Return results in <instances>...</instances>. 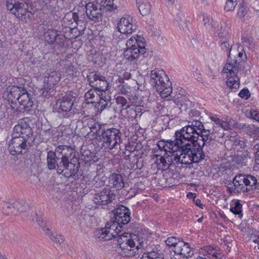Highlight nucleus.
Masks as SVG:
<instances>
[{
  "label": "nucleus",
  "instance_id": "f257e3e1",
  "mask_svg": "<svg viewBox=\"0 0 259 259\" xmlns=\"http://www.w3.org/2000/svg\"><path fill=\"white\" fill-rule=\"evenodd\" d=\"M201 135L189 125L185 126L175 134V140L176 145L180 144H191L193 146L197 145L199 147H204L205 145H210L213 138L209 134L201 133Z\"/></svg>",
  "mask_w": 259,
  "mask_h": 259
},
{
  "label": "nucleus",
  "instance_id": "f03ea898",
  "mask_svg": "<svg viewBox=\"0 0 259 259\" xmlns=\"http://www.w3.org/2000/svg\"><path fill=\"white\" fill-rule=\"evenodd\" d=\"M145 239L136 234L124 233L119 236L118 244L120 248L119 252L123 257H133L136 254L142 253L144 247Z\"/></svg>",
  "mask_w": 259,
  "mask_h": 259
},
{
  "label": "nucleus",
  "instance_id": "7ed1b4c3",
  "mask_svg": "<svg viewBox=\"0 0 259 259\" xmlns=\"http://www.w3.org/2000/svg\"><path fill=\"white\" fill-rule=\"evenodd\" d=\"M191 144H180L176 145L177 149L174 151L173 156L176 163L189 164L198 162L204 159L205 155L202 147L192 149Z\"/></svg>",
  "mask_w": 259,
  "mask_h": 259
},
{
  "label": "nucleus",
  "instance_id": "20e7f679",
  "mask_svg": "<svg viewBox=\"0 0 259 259\" xmlns=\"http://www.w3.org/2000/svg\"><path fill=\"white\" fill-rule=\"evenodd\" d=\"M232 184L237 192L243 194L255 190L258 185L255 177L251 175H245L242 174L237 175L233 178Z\"/></svg>",
  "mask_w": 259,
  "mask_h": 259
},
{
  "label": "nucleus",
  "instance_id": "39448f33",
  "mask_svg": "<svg viewBox=\"0 0 259 259\" xmlns=\"http://www.w3.org/2000/svg\"><path fill=\"white\" fill-rule=\"evenodd\" d=\"M98 141L102 142V147L105 149L116 148L121 142V133L115 128L103 130Z\"/></svg>",
  "mask_w": 259,
  "mask_h": 259
},
{
  "label": "nucleus",
  "instance_id": "423d86ee",
  "mask_svg": "<svg viewBox=\"0 0 259 259\" xmlns=\"http://www.w3.org/2000/svg\"><path fill=\"white\" fill-rule=\"evenodd\" d=\"M13 98L19 104L20 111L29 110L33 104V100L31 95L27 91L18 87H12L10 90L9 98Z\"/></svg>",
  "mask_w": 259,
  "mask_h": 259
},
{
  "label": "nucleus",
  "instance_id": "0eeeda50",
  "mask_svg": "<svg viewBox=\"0 0 259 259\" xmlns=\"http://www.w3.org/2000/svg\"><path fill=\"white\" fill-rule=\"evenodd\" d=\"M240 68V61L231 60H229L224 67L223 72L228 74L227 85L232 89H236L239 87V78L237 73Z\"/></svg>",
  "mask_w": 259,
  "mask_h": 259
},
{
  "label": "nucleus",
  "instance_id": "6e6552de",
  "mask_svg": "<svg viewBox=\"0 0 259 259\" xmlns=\"http://www.w3.org/2000/svg\"><path fill=\"white\" fill-rule=\"evenodd\" d=\"M121 225L116 222L110 221L107 222L105 228L99 231L98 237L104 240H109L116 236L118 237L120 235L119 234L121 232Z\"/></svg>",
  "mask_w": 259,
  "mask_h": 259
},
{
  "label": "nucleus",
  "instance_id": "1a4fd4ad",
  "mask_svg": "<svg viewBox=\"0 0 259 259\" xmlns=\"http://www.w3.org/2000/svg\"><path fill=\"white\" fill-rule=\"evenodd\" d=\"M27 139L17 136H12V139L9 141L8 150L13 156H17L26 153L28 150V144Z\"/></svg>",
  "mask_w": 259,
  "mask_h": 259
},
{
  "label": "nucleus",
  "instance_id": "9d476101",
  "mask_svg": "<svg viewBox=\"0 0 259 259\" xmlns=\"http://www.w3.org/2000/svg\"><path fill=\"white\" fill-rule=\"evenodd\" d=\"M26 0H6L8 10L18 18H22L28 12Z\"/></svg>",
  "mask_w": 259,
  "mask_h": 259
},
{
  "label": "nucleus",
  "instance_id": "9b49d317",
  "mask_svg": "<svg viewBox=\"0 0 259 259\" xmlns=\"http://www.w3.org/2000/svg\"><path fill=\"white\" fill-rule=\"evenodd\" d=\"M90 0H82V6H85L86 14L89 19L93 21H99L102 20V8L98 2H90Z\"/></svg>",
  "mask_w": 259,
  "mask_h": 259
},
{
  "label": "nucleus",
  "instance_id": "f8f14e48",
  "mask_svg": "<svg viewBox=\"0 0 259 259\" xmlns=\"http://www.w3.org/2000/svg\"><path fill=\"white\" fill-rule=\"evenodd\" d=\"M89 84L100 92H105L107 90L108 82L105 76L96 71L91 72L87 76Z\"/></svg>",
  "mask_w": 259,
  "mask_h": 259
},
{
  "label": "nucleus",
  "instance_id": "ddd939ff",
  "mask_svg": "<svg viewBox=\"0 0 259 259\" xmlns=\"http://www.w3.org/2000/svg\"><path fill=\"white\" fill-rule=\"evenodd\" d=\"M73 98L69 94H65L60 98L53 106V112L61 113L69 111L73 105Z\"/></svg>",
  "mask_w": 259,
  "mask_h": 259
},
{
  "label": "nucleus",
  "instance_id": "4468645a",
  "mask_svg": "<svg viewBox=\"0 0 259 259\" xmlns=\"http://www.w3.org/2000/svg\"><path fill=\"white\" fill-rule=\"evenodd\" d=\"M57 171L58 174H61L67 178L73 177L77 174L78 170V164H75L66 161L59 162L57 163Z\"/></svg>",
  "mask_w": 259,
  "mask_h": 259
},
{
  "label": "nucleus",
  "instance_id": "2eb2a0df",
  "mask_svg": "<svg viewBox=\"0 0 259 259\" xmlns=\"http://www.w3.org/2000/svg\"><path fill=\"white\" fill-rule=\"evenodd\" d=\"M115 198V195L111 190L104 189L95 194L93 201L97 205H104L112 202Z\"/></svg>",
  "mask_w": 259,
  "mask_h": 259
},
{
  "label": "nucleus",
  "instance_id": "dca6fc26",
  "mask_svg": "<svg viewBox=\"0 0 259 259\" xmlns=\"http://www.w3.org/2000/svg\"><path fill=\"white\" fill-rule=\"evenodd\" d=\"M32 135V131L30 126L25 122L22 121L14 126L12 136H17V137H22L27 140Z\"/></svg>",
  "mask_w": 259,
  "mask_h": 259
},
{
  "label": "nucleus",
  "instance_id": "f3484780",
  "mask_svg": "<svg viewBox=\"0 0 259 259\" xmlns=\"http://www.w3.org/2000/svg\"><path fill=\"white\" fill-rule=\"evenodd\" d=\"M115 222L120 225L127 224L131 220L129 209L123 205L118 207L114 212Z\"/></svg>",
  "mask_w": 259,
  "mask_h": 259
},
{
  "label": "nucleus",
  "instance_id": "a211bd4d",
  "mask_svg": "<svg viewBox=\"0 0 259 259\" xmlns=\"http://www.w3.org/2000/svg\"><path fill=\"white\" fill-rule=\"evenodd\" d=\"M132 19L130 17H122L117 24V29L121 33L131 34L137 28L135 25L131 22Z\"/></svg>",
  "mask_w": 259,
  "mask_h": 259
},
{
  "label": "nucleus",
  "instance_id": "6ab92c4d",
  "mask_svg": "<svg viewBox=\"0 0 259 259\" xmlns=\"http://www.w3.org/2000/svg\"><path fill=\"white\" fill-rule=\"evenodd\" d=\"M145 52V47L143 44L142 45H139V47L126 48L124 51L123 55L126 60L132 61L137 59L140 54H144Z\"/></svg>",
  "mask_w": 259,
  "mask_h": 259
},
{
  "label": "nucleus",
  "instance_id": "aec40b11",
  "mask_svg": "<svg viewBox=\"0 0 259 259\" xmlns=\"http://www.w3.org/2000/svg\"><path fill=\"white\" fill-rule=\"evenodd\" d=\"M61 74L53 71L46 73L44 78V87L47 89L53 88L60 81Z\"/></svg>",
  "mask_w": 259,
  "mask_h": 259
},
{
  "label": "nucleus",
  "instance_id": "412c9836",
  "mask_svg": "<svg viewBox=\"0 0 259 259\" xmlns=\"http://www.w3.org/2000/svg\"><path fill=\"white\" fill-rule=\"evenodd\" d=\"M173 251L176 254H179L183 257L189 258L193 255V251L189 244L183 240L178 244Z\"/></svg>",
  "mask_w": 259,
  "mask_h": 259
},
{
  "label": "nucleus",
  "instance_id": "4be33fe9",
  "mask_svg": "<svg viewBox=\"0 0 259 259\" xmlns=\"http://www.w3.org/2000/svg\"><path fill=\"white\" fill-rule=\"evenodd\" d=\"M176 143L175 140H161L157 143L158 149L161 152H164V153L165 152L174 153V151H176L178 148L177 147H176Z\"/></svg>",
  "mask_w": 259,
  "mask_h": 259
},
{
  "label": "nucleus",
  "instance_id": "5701e85b",
  "mask_svg": "<svg viewBox=\"0 0 259 259\" xmlns=\"http://www.w3.org/2000/svg\"><path fill=\"white\" fill-rule=\"evenodd\" d=\"M55 152L61 155L60 162L66 161L71 158L74 153V149L70 146L66 145H59L55 149Z\"/></svg>",
  "mask_w": 259,
  "mask_h": 259
},
{
  "label": "nucleus",
  "instance_id": "b1692460",
  "mask_svg": "<svg viewBox=\"0 0 259 259\" xmlns=\"http://www.w3.org/2000/svg\"><path fill=\"white\" fill-rule=\"evenodd\" d=\"M88 124L90 130V132L88 133L87 135L98 140L103 130H102V125L95 120H91Z\"/></svg>",
  "mask_w": 259,
  "mask_h": 259
},
{
  "label": "nucleus",
  "instance_id": "393cba45",
  "mask_svg": "<svg viewBox=\"0 0 259 259\" xmlns=\"http://www.w3.org/2000/svg\"><path fill=\"white\" fill-rule=\"evenodd\" d=\"M155 88L162 98H166L172 93L171 82H169L167 78V80L163 81L161 83L158 84Z\"/></svg>",
  "mask_w": 259,
  "mask_h": 259
},
{
  "label": "nucleus",
  "instance_id": "a878e982",
  "mask_svg": "<svg viewBox=\"0 0 259 259\" xmlns=\"http://www.w3.org/2000/svg\"><path fill=\"white\" fill-rule=\"evenodd\" d=\"M137 5L141 14L145 16L151 11V5L147 0H136Z\"/></svg>",
  "mask_w": 259,
  "mask_h": 259
},
{
  "label": "nucleus",
  "instance_id": "bb28decb",
  "mask_svg": "<svg viewBox=\"0 0 259 259\" xmlns=\"http://www.w3.org/2000/svg\"><path fill=\"white\" fill-rule=\"evenodd\" d=\"M158 247H155L152 251H149L147 253H144L141 259H164L163 254Z\"/></svg>",
  "mask_w": 259,
  "mask_h": 259
},
{
  "label": "nucleus",
  "instance_id": "cd10ccee",
  "mask_svg": "<svg viewBox=\"0 0 259 259\" xmlns=\"http://www.w3.org/2000/svg\"><path fill=\"white\" fill-rule=\"evenodd\" d=\"M150 83L151 84L155 85V88L158 84L161 83L163 81L167 80L166 76H162L157 71L152 70L150 73Z\"/></svg>",
  "mask_w": 259,
  "mask_h": 259
},
{
  "label": "nucleus",
  "instance_id": "c85d7f7f",
  "mask_svg": "<svg viewBox=\"0 0 259 259\" xmlns=\"http://www.w3.org/2000/svg\"><path fill=\"white\" fill-rule=\"evenodd\" d=\"M110 182L113 187L117 189H121L124 187L122 177L120 174H113L110 177Z\"/></svg>",
  "mask_w": 259,
  "mask_h": 259
},
{
  "label": "nucleus",
  "instance_id": "c756f323",
  "mask_svg": "<svg viewBox=\"0 0 259 259\" xmlns=\"http://www.w3.org/2000/svg\"><path fill=\"white\" fill-rule=\"evenodd\" d=\"M98 90L95 88L90 90L85 94L84 97L88 102L94 104L96 101H98L100 94L97 93Z\"/></svg>",
  "mask_w": 259,
  "mask_h": 259
},
{
  "label": "nucleus",
  "instance_id": "7c9ffc66",
  "mask_svg": "<svg viewBox=\"0 0 259 259\" xmlns=\"http://www.w3.org/2000/svg\"><path fill=\"white\" fill-rule=\"evenodd\" d=\"M221 42L220 44V47L223 51H226L227 52V55L228 58L227 59V62L229 60H232V57L231 56V52H232L234 50L233 46H231L229 42L228 39L225 38V39L221 40Z\"/></svg>",
  "mask_w": 259,
  "mask_h": 259
},
{
  "label": "nucleus",
  "instance_id": "2f4dec72",
  "mask_svg": "<svg viewBox=\"0 0 259 259\" xmlns=\"http://www.w3.org/2000/svg\"><path fill=\"white\" fill-rule=\"evenodd\" d=\"M59 158L56 157V152L49 151L47 154V164L50 169H53L56 168L57 160Z\"/></svg>",
  "mask_w": 259,
  "mask_h": 259
},
{
  "label": "nucleus",
  "instance_id": "473e14b6",
  "mask_svg": "<svg viewBox=\"0 0 259 259\" xmlns=\"http://www.w3.org/2000/svg\"><path fill=\"white\" fill-rule=\"evenodd\" d=\"M117 2V0H101L100 4L103 9L112 11L117 9V6L116 4Z\"/></svg>",
  "mask_w": 259,
  "mask_h": 259
},
{
  "label": "nucleus",
  "instance_id": "72a5a7b5",
  "mask_svg": "<svg viewBox=\"0 0 259 259\" xmlns=\"http://www.w3.org/2000/svg\"><path fill=\"white\" fill-rule=\"evenodd\" d=\"M43 231L45 232L50 239L56 243L60 244L64 242V238L61 235L52 233L48 228L44 227Z\"/></svg>",
  "mask_w": 259,
  "mask_h": 259
},
{
  "label": "nucleus",
  "instance_id": "f704fd0d",
  "mask_svg": "<svg viewBox=\"0 0 259 259\" xmlns=\"http://www.w3.org/2000/svg\"><path fill=\"white\" fill-rule=\"evenodd\" d=\"M58 36V34L56 30L50 29L45 33V40L49 44H52L56 41Z\"/></svg>",
  "mask_w": 259,
  "mask_h": 259
},
{
  "label": "nucleus",
  "instance_id": "c9c22d12",
  "mask_svg": "<svg viewBox=\"0 0 259 259\" xmlns=\"http://www.w3.org/2000/svg\"><path fill=\"white\" fill-rule=\"evenodd\" d=\"M215 25L213 24L212 26L214 27V31L218 34V36L223 40L227 38L228 33L226 30L222 28L221 24H218L216 26Z\"/></svg>",
  "mask_w": 259,
  "mask_h": 259
},
{
  "label": "nucleus",
  "instance_id": "e433bc0d",
  "mask_svg": "<svg viewBox=\"0 0 259 259\" xmlns=\"http://www.w3.org/2000/svg\"><path fill=\"white\" fill-rule=\"evenodd\" d=\"M248 10L246 7L243 4H241L239 6V9L237 13L238 17L244 21L247 19L249 16Z\"/></svg>",
  "mask_w": 259,
  "mask_h": 259
},
{
  "label": "nucleus",
  "instance_id": "4c0bfd02",
  "mask_svg": "<svg viewBox=\"0 0 259 259\" xmlns=\"http://www.w3.org/2000/svg\"><path fill=\"white\" fill-rule=\"evenodd\" d=\"M99 100L96 101L95 104V107L98 109L99 111L102 112L103 110H104L108 105V102L107 99H103L100 96L99 98Z\"/></svg>",
  "mask_w": 259,
  "mask_h": 259
},
{
  "label": "nucleus",
  "instance_id": "58836bf2",
  "mask_svg": "<svg viewBox=\"0 0 259 259\" xmlns=\"http://www.w3.org/2000/svg\"><path fill=\"white\" fill-rule=\"evenodd\" d=\"M15 210L14 204L6 202L3 207V213L6 215H12Z\"/></svg>",
  "mask_w": 259,
  "mask_h": 259
},
{
  "label": "nucleus",
  "instance_id": "ea45409f",
  "mask_svg": "<svg viewBox=\"0 0 259 259\" xmlns=\"http://www.w3.org/2000/svg\"><path fill=\"white\" fill-rule=\"evenodd\" d=\"M233 146L235 148H244L246 145V142L242 138H235L234 140H231Z\"/></svg>",
  "mask_w": 259,
  "mask_h": 259
},
{
  "label": "nucleus",
  "instance_id": "a19ab883",
  "mask_svg": "<svg viewBox=\"0 0 259 259\" xmlns=\"http://www.w3.org/2000/svg\"><path fill=\"white\" fill-rule=\"evenodd\" d=\"M182 240H181L179 238H177L175 237H168L166 240H165V244L169 246V247H173L174 249L176 248V247L177 245H178V244L181 242Z\"/></svg>",
  "mask_w": 259,
  "mask_h": 259
},
{
  "label": "nucleus",
  "instance_id": "79ce46f5",
  "mask_svg": "<svg viewBox=\"0 0 259 259\" xmlns=\"http://www.w3.org/2000/svg\"><path fill=\"white\" fill-rule=\"evenodd\" d=\"M238 0H227L224 10L227 12L232 11L235 9Z\"/></svg>",
  "mask_w": 259,
  "mask_h": 259
},
{
  "label": "nucleus",
  "instance_id": "37998d69",
  "mask_svg": "<svg viewBox=\"0 0 259 259\" xmlns=\"http://www.w3.org/2000/svg\"><path fill=\"white\" fill-rule=\"evenodd\" d=\"M116 100L117 104L121 105V110L126 109L130 107V105L127 104V101L125 98L122 96H118Z\"/></svg>",
  "mask_w": 259,
  "mask_h": 259
},
{
  "label": "nucleus",
  "instance_id": "c03bdc74",
  "mask_svg": "<svg viewBox=\"0 0 259 259\" xmlns=\"http://www.w3.org/2000/svg\"><path fill=\"white\" fill-rule=\"evenodd\" d=\"M14 207L15 210L17 209L18 211H24L26 210L27 205L23 201H15L14 203Z\"/></svg>",
  "mask_w": 259,
  "mask_h": 259
},
{
  "label": "nucleus",
  "instance_id": "a18cd8bd",
  "mask_svg": "<svg viewBox=\"0 0 259 259\" xmlns=\"http://www.w3.org/2000/svg\"><path fill=\"white\" fill-rule=\"evenodd\" d=\"M246 115L247 117L253 119L257 121H259V113L256 110H247L246 111Z\"/></svg>",
  "mask_w": 259,
  "mask_h": 259
},
{
  "label": "nucleus",
  "instance_id": "49530a36",
  "mask_svg": "<svg viewBox=\"0 0 259 259\" xmlns=\"http://www.w3.org/2000/svg\"><path fill=\"white\" fill-rule=\"evenodd\" d=\"M230 210L235 214L240 215L242 212V204L236 201L235 206L230 208Z\"/></svg>",
  "mask_w": 259,
  "mask_h": 259
},
{
  "label": "nucleus",
  "instance_id": "de8ad7c7",
  "mask_svg": "<svg viewBox=\"0 0 259 259\" xmlns=\"http://www.w3.org/2000/svg\"><path fill=\"white\" fill-rule=\"evenodd\" d=\"M189 126L193 127L196 131H197V130H199L201 132L202 130L203 129L204 130L203 133H205V131L203 128V125L200 121H194L192 122V124L189 125Z\"/></svg>",
  "mask_w": 259,
  "mask_h": 259
},
{
  "label": "nucleus",
  "instance_id": "09e8293b",
  "mask_svg": "<svg viewBox=\"0 0 259 259\" xmlns=\"http://www.w3.org/2000/svg\"><path fill=\"white\" fill-rule=\"evenodd\" d=\"M137 40H136V37H131L126 42V48H131L137 47Z\"/></svg>",
  "mask_w": 259,
  "mask_h": 259
},
{
  "label": "nucleus",
  "instance_id": "8fccbe9b",
  "mask_svg": "<svg viewBox=\"0 0 259 259\" xmlns=\"http://www.w3.org/2000/svg\"><path fill=\"white\" fill-rule=\"evenodd\" d=\"M243 53L242 52L237 53L236 50L234 49L231 53V56L234 58V59L232 58V60H238L240 63L241 62V58L243 56Z\"/></svg>",
  "mask_w": 259,
  "mask_h": 259
},
{
  "label": "nucleus",
  "instance_id": "3c124183",
  "mask_svg": "<svg viewBox=\"0 0 259 259\" xmlns=\"http://www.w3.org/2000/svg\"><path fill=\"white\" fill-rule=\"evenodd\" d=\"M165 155L166 156L167 164L168 165V167L172 164L173 161H175L174 160V157L173 156L174 153L172 152H165Z\"/></svg>",
  "mask_w": 259,
  "mask_h": 259
},
{
  "label": "nucleus",
  "instance_id": "603ef678",
  "mask_svg": "<svg viewBox=\"0 0 259 259\" xmlns=\"http://www.w3.org/2000/svg\"><path fill=\"white\" fill-rule=\"evenodd\" d=\"M239 96L242 98L247 99L250 96L249 92L247 89H242L238 94Z\"/></svg>",
  "mask_w": 259,
  "mask_h": 259
},
{
  "label": "nucleus",
  "instance_id": "864d4df0",
  "mask_svg": "<svg viewBox=\"0 0 259 259\" xmlns=\"http://www.w3.org/2000/svg\"><path fill=\"white\" fill-rule=\"evenodd\" d=\"M217 251L218 249H217L216 248H212L210 247H208L206 250L207 252L215 258H218L219 254V253L217 252Z\"/></svg>",
  "mask_w": 259,
  "mask_h": 259
},
{
  "label": "nucleus",
  "instance_id": "5fc2aeb1",
  "mask_svg": "<svg viewBox=\"0 0 259 259\" xmlns=\"http://www.w3.org/2000/svg\"><path fill=\"white\" fill-rule=\"evenodd\" d=\"M29 182L34 186L39 185V180L38 178L35 175H31L28 179Z\"/></svg>",
  "mask_w": 259,
  "mask_h": 259
},
{
  "label": "nucleus",
  "instance_id": "6e6d98bb",
  "mask_svg": "<svg viewBox=\"0 0 259 259\" xmlns=\"http://www.w3.org/2000/svg\"><path fill=\"white\" fill-rule=\"evenodd\" d=\"M259 141L257 140L254 141V143H256L254 145V148L257 150V151L255 154V162L257 164H259Z\"/></svg>",
  "mask_w": 259,
  "mask_h": 259
},
{
  "label": "nucleus",
  "instance_id": "4d7b16f0",
  "mask_svg": "<svg viewBox=\"0 0 259 259\" xmlns=\"http://www.w3.org/2000/svg\"><path fill=\"white\" fill-rule=\"evenodd\" d=\"M8 236L6 231L3 230L0 232V241L5 242L7 241Z\"/></svg>",
  "mask_w": 259,
  "mask_h": 259
},
{
  "label": "nucleus",
  "instance_id": "13d9d810",
  "mask_svg": "<svg viewBox=\"0 0 259 259\" xmlns=\"http://www.w3.org/2000/svg\"><path fill=\"white\" fill-rule=\"evenodd\" d=\"M220 126L224 130H229L230 128V124L229 122L222 120Z\"/></svg>",
  "mask_w": 259,
  "mask_h": 259
},
{
  "label": "nucleus",
  "instance_id": "bf43d9fd",
  "mask_svg": "<svg viewBox=\"0 0 259 259\" xmlns=\"http://www.w3.org/2000/svg\"><path fill=\"white\" fill-rule=\"evenodd\" d=\"M166 156L165 155V154L164 153V155L162 156H161L159 160L160 163L162 164V165L165 167H169L168 164H167L166 161Z\"/></svg>",
  "mask_w": 259,
  "mask_h": 259
},
{
  "label": "nucleus",
  "instance_id": "052dcab7",
  "mask_svg": "<svg viewBox=\"0 0 259 259\" xmlns=\"http://www.w3.org/2000/svg\"><path fill=\"white\" fill-rule=\"evenodd\" d=\"M136 40H137V47H139V45H142L143 44L145 46L144 41V38L142 37H141L140 36L137 35L136 37Z\"/></svg>",
  "mask_w": 259,
  "mask_h": 259
},
{
  "label": "nucleus",
  "instance_id": "680f3d73",
  "mask_svg": "<svg viewBox=\"0 0 259 259\" xmlns=\"http://www.w3.org/2000/svg\"><path fill=\"white\" fill-rule=\"evenodd\" d=\"M35 218L36 220V222H37V224L40 226H41L42 230H43V228L45 227L44 225V223L42 220V219L40 217H39L36 213H35Z\"/></svg>",
  "mask_w": 259,
  "mask_h": 259
},
{
  "label": "nucleus",
  "instance_id": "e2e57ef3",
  "mask_svg": "<svg viewBox=\"0 0 259 259\" xmlns=\"http://www.w3.org/2000/svg\"><path fill=\"white\" fill-rule=\"evenodd\" d=\"M203 20L204 25H206L207 24H209L210 23V24H211V25L214 24H211L212 22H213V21L212 19L210 20V18H209V17L207 16H203Z\"/></svg>",
  "mask_w": 259,
  "mask_h": 259
},
{
  "label": "nucleus",
  "instance_id": "0e129e2a",
  "mask_svg": "<svg viewBox=\"0 0 259 259\" xmlns=\"http://www.w3.org/2000/svg\"><path fill=\"white\" fill-rule=\"evenodd\" d=\"M210 118L211 120L212 121H213L215 123V124L218 125H220L222 120H220L217 116H210Z\"/></svg>",
  "mask_w": 259,
  "mask_h": 259
},
{
  "label": "nucleus",
  "instance_id": "69168bd1",
  "mask_svg": "<svg viewBox=\"0 0 259 259\" xmlns=\"http://www.w3.org/2000/svg\"><path fill=\"white\" fill-rule=\"evenodd\" d=\"M5 117V113L4 110H0V121H3Z\"/></svg>",
  "mask_w": 259,
  "mask_h": 259
},
{
  "label": "nucleus",
  "instance_id": "338daca9",
  "mask_svg": "<svg viewBox=\"0 0 259 259\" xmlns=\"http://www.w3.org/2000/svg\"><path fill=\"white\" fill-rule=\"evenodd\" d=\"M182 15L177 14L175 18V20L177 22H179L182 20L183 17Z\"/></svg>",
  "mask_w": 259,
  "mask_h": 259
},
{
  "label": "nucleus",
  "instance_id": "774afa93",
  "mask_svg": "<svg viewBox=\"0 0 259 259\" xmlns=\"http://www.w3.org/2000/svg\"><path fill=\"white\" fill-rule=\"evenodd\" d=\"M227 191L230 193H232V192H233L234 191H236L235 189H234V186H232V187H227Z\"/></svg>",
  "mask_w": 259,
  "mask_h": 259
}]
</instances>
